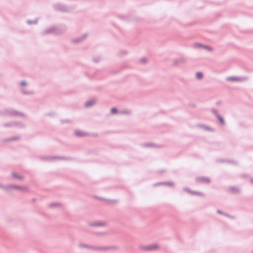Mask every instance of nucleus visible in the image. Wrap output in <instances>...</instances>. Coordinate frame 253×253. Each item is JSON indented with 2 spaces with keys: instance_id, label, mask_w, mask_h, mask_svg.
<instances>
[{
  "instance_id": "nucleus-1",
  "label": "nucleus",
  "mask_w": 253,
  "mask_h": 253,
  "mask_svg": "<svg viewBox=\"0 0 253 253\" xmlns=\"http://www.w3.org/2000/svg\"><path fill=\"white\" fill-rule=\"evenodd\" d=\"M53 7L56 11H61L64 13L70 12L75 8L74 6H68L64 4L59 3L53 4Z\"/></svg>"
},
{
  "instance_id": "nucleus-2",
  "label": "nucleus",
  "mask_w": 253,
  "mask_h": 253,
  "mask_svg": "<svg viewBox=\"0 0 253 253\" xmlns=\"http://www.w3.org/2000/svg\"><path fill=\"white\" fill-rule=\"evenodd\" d=\"M2 114L4 116L8 117L12 116H21L25 117L26 115L22 112H18L17 110H14L11 109H6L3 111Z\"/></svg>"
},
{
  "instance_id": "nucleus-3",
  "label": "nucleus",
  "mask_w": 253,
  "mask_h": 253,
  "mask_svg": "<svg viewBox=\"0 0 253 253\" xmlns=\"http://www.w3.org/2000/svg\"><path fill=\"white\" fill-rule=\"evenodd\" d=\"M4 188V190L9 191L11 189H15L19 190L22 192H26L28 191V187L23 186H19L16 185H8Z\"/></svg>"
},
{
  "instance_id": "nucleus-4",
  "label": "nucleus",
  "mask_w": 253,
  "mask_h": 253,
  "mask_svg": "<svg viewBox=\"0 0 253 253\" xmlns=\"http://www.w3.org/2000/svg\"><path fill=\"white\" fill-rule=\"evenodd\" d=\"M42 160H49L52 161L55 160H65L68 161H71L73 160V158L71 157H61V156H46L42 158Z\"/></svg>"
},
{
  "instance_id": "nucleus-5",
  "label": "nucleus",
  "mask_w": 253,
  "mask_h": 253,
  "mask_svg": "<svg viewBox=\"0 0 253 253\" xmlns=\"http://www.w3.org/2000/svg\"><path fill=\"white\" fill-rule=\"evenodd\" d=\"M139 249L144 251H156L159 248V246L156 244H152L147 246H143L140 245L139 247Z\"/></svg>"
},
{
  "instance_id": "nucleus-6",
  "label": "nucleus",
  "mask_w": 253,
  "mask_h": 253,
  "mask_svg": "<svg viewBox=\"0 0 253 253\" xmlns=\"http://www.w3.org/2000/svg\"><path fill=\"white\" fill-rule=\"evenodd\" d=\"M211 112L215 115L217 119L218 120L219 123L224 126L225 125L224 119L222 116L218 114L217 111L215 109H212L211 110Z\"/></svg>"
},
{
  "instance_id": "nucleus-7",
  "label": "nucleus",
  "mask_w": 253,
  "mask_h": 253,
  "mask_svg": "<svg viewBox=\"0 0 253 253\" xmlns=\"http://www.w3.org/2000/svg\"><path fill=\"white\" fill-rule=\"evenodd\" d=\"M195 180L198 183H205L209 184L211 182V179L209 177L204 176H199L195 178Z\"/></svg>"
},
{
  "instance_id": "nucleus-8",
  "label": "nucleus",
  "mask_w": 253,
  "mask_h": 253,
  "mask_svg": "<svg viewBox=\"0 0 253 253\" xmlns=\"http://www.w3.org/2000/svg\"><path fill=\"white\" fill-rule=\"evenodd\" d=\"M248 79L247 77H227L226 80L230 82L235 81H245Z\"/></svg>"
},
{
  "instance_id": "nucleus-9",
  "label": "nucleus",
  "mask_w": 253,
  "mask_h": 253,
  "mask_svg": "<svg viewBox=\"0 0 253 253\" xmlns=\"http://www.w3.org/2000/svg\"><path fill=\"white\" fill-rule=\"evenodd\" d=\"M88 225L91 227L105 226L106 222L104 221H96L94 222H89Z\"/></svg>"
},
{
  "instance_id": "nucleus-10",
  "label": "nucleus",
  "mask_w": 253,
  "mask_h": 253,
  "mask_svg": "<svg viewBox=\"0 0 253 253\" xmlns=\"http://www.w3.org/2000/svg\"><path fill=\"white\" fill-rule=\"evenodd\" d=\"M183 190L184 191L190 193V194L193 195H199V196H203L204 195L203 193L195 191H192L191 190H190V189H189L188 188H187V187L184 188Z\"/></svg>"
},
{
  "instance_id": "nucleus-11",
  "label": "nucleus",
  "mask_w": 253,
  "mask_h": 253,
  "mask_svg": "<svg viewBox=\"0 0 253 253\" xmlns=\"http://www.w3.org/2000/svg\"><path fill=\"white\" fill-rule=\"evenodd\" d=\"M160 185H166L168 186H174V183L172 182H159L158 183H154V186H158Z\"/></svg>"
},
{
  "instance_id": "nucleus-12",
  "label": "nucleus",
  "mask_w": 253,
  "mask_h": 253,
  "mask_svg": "<svg viewBox=\"0 0 253 253\" xmlns=\"http://www.w3.org/2000/svg\"><path fill=\"white\" fill-rule=\"evenodd\" d=\"M96 102V100L95 98L90 99V100L87 101L84 103V106L86 108L91 107L92 106L94 105L95 104Z\"/></svg>"
},
{
  "instance_id": "nucleus-13",
  "label": "nucleus",
  "mask_w": 253,
  "mask_h": 253,
  "mask_svg": "<svg viewBox=\"0 0 253 253\" xmlns=\"http://www.w3.org/2000/svg\"><path fill=\"white\" fill-rule=\"evenodd\" d=\"M185 62V60L183 58H179L175 59L173 61V65L177 66L181 64H183Z\"/></svg>"
},
{
  "instance_id": "nucleus-14",
  "label": "nucleus",
  "mask_w": 253,
  "mask_h": 253,
  "mask_svg": "<svg viewBox=\"0 0 253 253\" xmlns=\"http://www.w3.org/2000/svg\"><path fill=\"white\" fill-rule=\"evenodd\" d=\"M86 36H87V34H85L82 35L80 37H79V38H77L72 40V41L73 43H79V42L83 41V40H84L86 38Z\"/></svg>"
},
{
  "instance_id": "nucleus-15",
  "label": "nucleus",
  "mask_w": 253,
  "mask_h": 253,
  "mask_svg": "<svg viewBox=\"0 0 253 253\" xmlns=\"http://www.w3.org/2000/svg\"><path fill=\"white\" fill-rule=\"evenodd\" d=\"M75 135L78 137H82L87 136V133L85 132L81 131L80 130H76L75 131Z\"/></svg>"
},
{
  "instance_id": "nucleus-16",
  "label": "nucleus",
  "mask_w": 253,
  "mask_h": 253,
  "mask_svg": "<svg viewBox=\"0 0 253 253\" xmlns=\"http://www.w3.org/2000/svg\"><path fill=\"white\" fill-rule=\"evenodd\" d=\"M56 30V27H50L47 29H46L45 30H44L43 32H42V34L43 35H45V34H52V33H54V32Z\"/></svg>"
},
{
  "instance_id": "nucleus-17",
  "label": "nucleus",
  "mask_w": 253,
  "mask_h": 253,
  "mask_svg": "<svg viewBox=\"0 0 253 253\" xmlns=\"http://www.w3.org/2000/svg\"><path fill=\"white\" fill-rule=\"evenodd\" d=\"M67 30L66 27L65 26H63L60 28H56V30L54 32L56 35H60L63 33Z\"/></svg>"
},
{
  "instance_id": "nucleus-18",
  "label": "nucleus",
  "mask_w": 253,
  "mask_h": 253,
  "mask_svg": "<svg viewBox=\"0 0 253 253\" xmlns=\"http://www.w3.org/2000/svg\"><path fill=\"white\" fill-rule=\"evenodd\" d=\"M118 249L119 248L117 246L102 247V251L116 250H118Z\"/></svg>"
},
{
  "instance_id": "nucleus-19",
  "label": "nucleus",
  "mask_w": 253,
  "mask_h": 253,
  "mask_svg": "<svg viewBox=\"0 0 253 253\" xmlns=\"http://www.w3.org/2000/svg\"><path fill=\"white\" fill-rule=\"evenodd\" d=\"M14 126H16L19 128H25V125L20 122H13Z\"/></svg>"
},
{
  "instance_id": "nucleus-20",
  "label": "nucleus",
  "mask_w": 253,
  "mask_h": 253,
  "mask_svg": "<svg viewBox=\"0 0 253 253\" xmlns=\"http://www.w3.org/2000/svg\"><path fill=\"white\" fill-rule=\"evenodd\" d=\"M88 250H92L96 251H102V247H96L93 246H89Z\"/></svg>"
},
{
  "instance_id": "nucleus-21",
  "label": "nucleus",
  "mask_w": 253,
  "mask_h": 253,
  "mask_svg": "<svg viewBox=\"0 0 253 253\" xmlns=\"http://www.w3.org/2000/svg\"><path fill=\"white\" fill-rule=\"evenodd\" d=\"M12 176L13 178H16V179H18L19 180H23L24 179L23 176H22L21 175H19L14 172L12 173Z\"/></svg>"
},
{
  "instance_id": "nucleus-22",
  "label": "nucleus",
  "mask_w": 253,
  "mask_h": 253,
  "mask_svg": "<svg viewBox=\"0 0 253 253\" xmlns=\"http://www.w3.org/2000/svg\"><path fill=\"white\" fill-rule=\"evenodd\" d=\"M61 206V204L60 203H52L49 205V207L51 208L54 207H60Z\"/></svg>"
},
{
  "instance_id": "nucleus-23",
  "label": "nucleus",
  "mask_w": 253,
  "mask_h": 253,
  "mask_svg": "<svg viewBox=\"0 0 253 253\" xmlns=\"http://www.w3.org/2000/svg\"><path fill=\"white\" fill-rule=\"evenodd\" d=\"M229 189L230 190L231 192H235V193H240V190L238 188H237L236 187H234V186H231L229 188Z\"/></svg>"
},
{
  "instance_id": "nucleus-24",
  "label": "nucleus",
  "mask_w": 253,
  "mask_h": 253,
  "mask_svg": "<svg viewBox=\"0 0 253 253\" xmlns=\"http://www.w3.org/2000/svg\"><path fill=\"white\" fill-rule=\"evenodd\" d=\"M19 139H20V137L19 136H14V137H10L7 139H5L4 141L7 142V141H10L17 140H19Z\"/></svg>"
},
{
  "instance_id": "nucleus-25",
  "label": "nucleus",
  "mask_w": 253,
  "mask_h": 253,
  "mask_svg": "<svg viewBox=\"0 0 253 253\" xmlns=\"http://www.w3.org/2000/svg\"><path fill=\"white\" fill-rule=\"evenodd\" d=\"M142 145L145 147H153L156 146V144L153 143H146L142 144Z\"/></svg>"
},
{
  "instance_id": "nucleus-26",
  "label": "nucleus",
  "mask_w": 253,
  "mask_h": 253,
  "mask_svg": "<svg viewBox=\"0 0 253 253\" xmlns=\"http://www.w3.org/2000/svg\"><path fill=\"white\" fill-rule=\"evenodd\" d=\"M196 77L198 80L201 79L203 77V74L201 72H198L196 73Z\"/></svg>"
},
{
  "instance_id": "nucleus-27",
  "label": "nucleus",
  "mask_w": 253,
  "mask_h": 253,
  "mask_svg": "<svg viewBox=\"0 0 253 253\" xmlns=\"http://www.w3.org/2000/svg\"><path fill=\"white\" fill-rule=\"evenodd\" d=\"M89 245H88L87 244H84V243H81L79 245V247L80 248H85V249H89Z\"/></svg>"
},
{
  "instance_id": "nucleus-28",
  "label": "nucleus",
  "mask_w": 253,
  "mask_h": 253,
  "mask_svg": "<svg viewBox=\"0 0 253 253\" xmlns=\"http://www.w3.org/2000/svg\"><path fill=\"white\" fill-rule=\"evenodd\" d=\"M38 22V19H36L34 20H28L27 21V23L28 24H36Z\"/></svg>"
},
{
  "instance_id": "nucleus-29",
  "label": "nucleus",
  "mask_w": 253,
  "mask_h": 253,
  "mask_svg": "<svg viewBox=\"0 0 253 253\" xmlns=\"http://www.w3.org/2000/svg\"><path fill=\"white\" fill-rule=\"evenodd\" d=\"M4 126L5 127H11V126H14L13 122H8V123H5L4 124Z\"/></svg>"
},
{
  "instance_id": "nucleus-30",
  "label": "nucleus",
  "mask_w": 253,
  "mask_h": 253,
  "mask_svg": "<svg viewBox=\"0 0 253 253\" xmlns=\"http://www.w3.org/2000/svg\"><path fill=\"white\" fill-rule=\"evenodd\" d=\"M100 59L101 58L100 57L97 56V57L93 58L92 61H93V62L97 63L100 61Z\"/></svg>"
},
{
  "instance_id": "nucleus-31",
  "label": "nucleus",
  "mask_w": 253,
  "mask_h": 253,
  "mask_svg": "<svg viewBox=\"0 0 253 253\" xmlns=\"http://www.w3.org/2000/svg\"><path fill=\"white\" fill-rule=\"evenodd\" d=\"M111 113L112 114H116L118 113V109L115 107H113L111 109Z\"/></svg>"
},
{
  "instance_id": "nucleus-32",
  "label": "nucleus",
  "mask_w": 253,
  "mask_h": 253,
  "mask_svg": "<svg viewBox=\"0 0 253 253\" xmlns=\"http://www.w3.org/2000/svg\"><path fill=\"white\" fill-rule=\"evenodd\" d=\"M204 46V44H203L200 43H195L194 44L195 47H202L203 48Z\"/></svg>"
},
{
  "instance_id": "nucleus-33",
  "label": "nucleus",
  "mask_w": 253,
  "mask_h": 253,
  "mask_svg": "<svg viewBox=\"0 0 253 253\" xmlns=\"http://www.w3.org/2000/svg\"><path fill=\"white\" fill-rule=\"evenodd\" d=\"M127 53V52L126 51L124 50V51H122L118 53V55L119 56H123L125 55H126Z\"/></svg>"
},
{
  "instance_id": "nucleus-34",
  "label": "nucleus",
  "mask_w": 253,
  "mask_h": 253,
  "mask_svg": "<svg viewBox=\"0 0 253 253\" xmlns=\"http://www.w3.org/2000/svg\"><path fill=\"white\" fill-rule=\"evenodd\" d=\"M22 92L23 94H26V95H30V94H33V93H34L33 91H25V90H22Z\"/></svg>"
},
{
  "instance_id": "nucleus-35",
  "label": "nucleus",
  "mask_w": 253,
  "mask_h": 253,
  "mask_svg": "<svg viewBox=\"0 0 253 253\" xmlns=\"http://www.w3.org/2000/svg\"><path fill=\"white\" fill-rule=\"evenodd\" d=\"M224 216H226V217L230 218L231 219H233L235 218V216L231 215L230 214H229L228 213H225V214H224Z\"/></svg>"
},
{
  "instance_id": "nucleus-36",
  "label": "nucleus",
  "mask_w": 253,
  "mask_h": 253,
  "mask_svg": "<svg viewBox=\"0 0 253 253\" xmlns=\"http://www.w3.org/2000/svg\"><path fill=\"white\" fill-rule=\"evenodd\" d=\"M147 62V59L146 58H141L140 59V62L143 64L146 63Z\"/></svg>"
},
{
  "instance_id": "nucleus-37",
  "label": "nucleus",
  "mask_w": 253,
  "mask_h": 253,
  "mask_svg": "<svg viewBox=\"0 0 253 253\" xmlns=\"http://www.w3.org/2000/svg\"><path fill=\"white\" fill-rule=\"evenodd\" d=\"M121 113L123 114H129L130 113V111L127 110H124L121 111Z\"/></svg>"
},
{
  "instance_id": "nucleus-38",
  "label": "nucleus",
  "mask_w": 253,
  "mask_h": 253,
  "mask_svg": "<svg viewBox=\"0 0 253 253\" xmlns=\"http://www.w3.org/2000/svg\"><path fill=\"white\" fill-rule=\"evenodd\" d=\"M227 163H228L229 164H233L234 165L237 164V163L236 161H232V160H227Z\"/></svg>"
},
{
  "instance_id": "nucleus-39",
  "label": "nucleus",
  "mask_w": 253,
  "mask_h": 253,
  "mask_svg": "<svg viewBox=\"0 0 253 253\" xmlns=\"http://www.w3.org/2000/svg\"><path fill=\"white\" fill-rule=\"evenodd\" d=\"M119 17L124 20H128V18L126 16L120 15V16H119Z\"/></svg>"
},
{
  "instance_id": "nucleus-40",
  "label": "nucleus",
  "mask_w": 253,
  "mask_h": 253,
  "mask_svg": "<svg viewBox=\"0 0 253 253\" xmlns=\"http://www.w3.org/2000/svg\"><path fill=\"white\" fill-rule=\"evenodd\" d=\"M203 48H205V49H207L209 51H211L212 50V48L211 47H210L209 46H208V45H204Z\"/></svg>"
},
{
  "instance_id": "nucleus-41",
  "label": "nucleus",
  "mask_w": 253,
  "mask_h": 253,
  "mask_svg": "<svg viewBox=\"0 0 253 253\" xmlns=\"http://www.w3.org/2000/svg\"><path fill=\"white\" fill-rule=\"evenodd\" d=\"M27 83L25 81H23L20 83V85L21 86H25L26 85Z\"/></svg>"
},
{
  "instance_id": "nucleus-42",
  "label": "nucleus",
  "mask_w": 253,
  "mask_h": 253,
  "mask_svg": "<svg viewBox=\"0 0 253 253\" xmlns=\"http://www.w3.org/2000/svg\"><path fill=\"white\" fill-rule=\"evenodd\" d=\"M217 213H218V214H222V215H224V214H225V212H223L222 211H221L220 210H218L217 211Z\"/></svg>"
},
{
  "instance_id": "nucleus-43",
  "label": "nucleus",
  "mask_w": 253,
  "mask_h": 253,
  "mask_svg": "<svg viewBox=\"0 0 253 253\" xmlns=\"http://www.w3.org/2000/svg\"><path fill=\"white\" fill-rule=\"evenodd\" d=\"M106 201H108L112 203H116L117 202V201L116 200H105Z\"/></svg>"
},
{
  "instance_id": "nucleus-44",
  "label": "nucleus",
  "mask_w": 253,
  "mask_h": 253,
  "mask_svg": "<svg viewBox=\"0 0 253 253\" xmlns=\"http://www.w3.org/2000/svg\"><path fill=\"white\" fill-rule=\"evenodd\" d=\"M203 127H205L206 129L207 130H211L212 129V128L210 127H209V126H206L205 125H203Z\"/></svg>"
},
{
  "instance_id": "nucleus-45",
  "label": "nucleus",
  "mask_w": 253,
  "mask_h": 253,
  "mask_svg": "<svg viewBox=\"0 0 253 253\" xmlns=\"http://www.w3.org/2000/svg\"><path fill=\"white\" fill-rule=\"evenodd\" d=\"M166 172V170H164V169H162V170H160L158 171V173H164Z\"/></svg>"
},
{
  "instance_id": "nucleus-46",
  "label": "nucleus",
  "mask_w": 253,
  "mask_h": 253,
  "mask_svg": "<svg viewBox=\"0 0 253 253\" xmlns=\"http://www.w3.org/2000/svg\"><path fill=\"white\" fill-rule=\"evenodd\" d=\"M217 161L220 163H223L225 162H227V160H217Z\"/></svg>"
},
{
  "instance_id": "nucleus-47",
  "label": "nucleus",
  "mask_w": 253,
  "mask_h": 253,
  "mask_svg": "<svg viewBox=\"0 0 253 253\" xmlns=\"http://www.w3.org/2000/svg\"><path fill=\"white\" fill-rule=\"evenodd\" d=\"M61 121V122L62 123H67V122H70L69 120H62Z\"/></svg>"
},
{
  "instance_id": "nucleus-48",
  "label": "nucleus",
  "mask_w": 253,
  "mask_h": 253,
  "mask_svg": "<svg viewBox=\"0 0 253 253\" xmlns=\"http://www.w3.org/2000/svg\"><path fill=\"white\" fill-rule=\"evenodd\" d=\"M241 176L243 178H247L248 177V175L246 174H242Z\"/></svg>"
},
{
  "instance_id": "nucleus-49",
  "label": "nucleus",
  "mask_w": 253,
  "mask_h": 253,
  "mask_svg": "<svg viewBox=\"0 0 253 253\" xmlns=\"http://www.w3.org/2000/svg\"><path fill=\"white\" fill-rule=\"evenodd\" d=\"M96 234L98 235H104V233L103 232H98V233H97Z\"/></svg>"
},
{
  "instance_id": "nucleus-50",
  "label": "nucleus",
  "mask_w": 253,
  "mask_h": 253,
  "mask_svg": "<svg viewBox=\"0 0 253 253\" xmlns=\"http://www.w3.org/2000/svg\"><path fill=\"white\" fill-rule=\"evenodd\" d=\"M54 113L52 112V113H50L49 114V115L50 116H52L53 115H54Z\"/></svg>"
},
{
  "instance_id": "nucleus-51",
  "label": "nucleus",
  "mask_w": 253,
  "mask_h": 253,
  "mask_svg": "<svg viewBox=\"0 0 253 253\" xmlns=\"http://www.w3.org/2000/svg\"><path fill=\"white\" fill-rule=\"evenodd\" d=\"M6 187V186H3V185H1V184H0V188H2V189H4V187Z\"/></svg>"
},
{
  "instance_id": "nucleus-52",
  "label": "nucleus",
  "mask_w": 253,
  "mask_h": 253,
  "mask_svg": "<svg viewBox=\"0 0 253 253\" xmlns=\"http://www.w3.org/2000/svg\"><path fill=\"white\" fill-rule=\"evenodd\" d=\"M216 105H220L221 104V102L220 101H217V102H216Z\"/></svg>"
},
{
  "instance_id": "nucleus-53",
  "label": "nucleus",
  "mask_w": 253,
  "mask_h": 253,
  "mask_svg": "<svg viewBox=\"0 0 253 253\" xmlns=\"http://www.w3.org/2000/svg\"><path fill=\"white\" fill-rule=\"evenodd\" d=\"M250 181H251V182L252 183H253V178H250Z\"/></svg>"
}]
</instances>
